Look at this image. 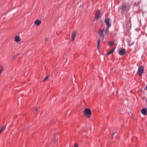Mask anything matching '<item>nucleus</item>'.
<instances>
[{
	"mask_svg": "<svg viewBox=\"0 0 147 147\" xmlns=\"http://www.w3.org/2000/svg\"><path fill=\"white\" fill-rule=\"evenodd\" d=\"M100 16L101 13L100 11L99 10L97 11L95 15V20H97Z\"/></svg>",
	"mask_w": 147,
	"mask_h": 147,
	"instance_id": "6",
	"label": "nucleus"
},
{
	"mask_svg": "<svg viewBox=\"0 0 147 147\" xmlns=\"http://www.w3.org/2000/svg\"><path fill=\"white\" fill-rule=\"evenodd\" d=\"M98 34L100 37V38L103 40L104 38V35L103 34V29H102L101 28L100 29V31L98 32Z\"/></svg>",
	"mask_w": 147,
	"mask_h": 147,
	"instance_id": "5",
	"label": "nucleus"
},
{
	"mask_svg": "<svg viewBox=\"0 0 147 147\" xmlns=\"http://www.w3.org/2000/svg\"><path fill=\"white\" fill-rule=\"evenodd\" d=\"M37 108H35V111H37Z\"/></svg>",
	"mask_w": 147,
	"mask_h": 147,
	"instance_id": "23",
	"label": "nucleus"
},
{
	"mask_svg": "<svg viewBox=\"0 0 147 147\" xmlns=\"http://www.w3.org/2000/svg\"><path fill=\"white\" fill-rule=\"evenodd\" d=\"M5 128V126L4 125L2 127L1 129H0V134L1 133V132L3 131L4 130Z\"/></svg>",
	"mask_w": 147,
	"mask_h": 147,
	"instance_id": "16",
	"label": "nucleus"
},
{
	"mask_svg": "<svg viewBox=\"0 0 147 147\" xmlns=\"http://www.w3.org/2000/svg\"><path fill=\"white\" fill-rule=\"evenodd\" d=\"M34 24L36 25L37 26H38L40 25L41 23V21L40 20H36L34 22Z\"/></svg>",
	"mask_w": 147,
	"mask_h": 147,
	"instance_id": "11",
	"label": "nucleus"
},
{
	"mask_svg": "<svg viewBox=\"0 0 147 147\" xmlns=\"http://www.w3.org/2000/svg\"><path fill=\"white\" fill-rule=\"evenodd\" d=\"M144 68L142 66H141L138 67L137 72V75L139 77H141L142 74L144 73Z\"/></svg>",
	"mask_w": 147,
	"mask_h": 147,
	"instance_id": "2",
	"label": "nucleus"
},
{
	"mask_svg": "<svg viewBox=\"0 0 147 147\" xmlns=\"http://www.w3.org/2000/svg\"><path fill=\"white\" fill-rule=\"evenodd\" d=\"M105 23L106 26V27L109 28L111 27V25L110 23V19L109 18H106L105 20Z\"/></svg>",
	"mask_w": 147,
	"mask_h": 147,
	"instance_id": "4",
	"label": "nucleus"
},
{
	"mask_svg": "<svg viewBox=\"0 0 147 147\" xmlns=\"http://www.w3.org/2000/svg\"><path fill=\"white\" fill-rule=\"evenodd\" d=\"M115 49V47H114L113 49H111L110 51L107 52V55H109L112 53Z\"/></svg>",
	"mask_w": 147,
	"mask_h": 147,
	"instance_id": "12",
	"label": "nucleus"
},
{
	"mask_svg": "<svg viewBox=\"0 0 147 147\" xmlns=\"http://www.w3.org/2000/svg\"><path fill=\"white\" fill-rule=\"evenodd\" d=\"M130 9V5L128 4H123L121 8L119 9L121 11V14H124L127 13Z\"/></svg>",
	"mask_w": 147,
	"mask_h": 147,
	"instance_id": "1",
	"label": "nucleus"
},
{
	"mask_svg": "<svg viewBox=\"0 0 147 147\" xmlns=\"http://www.w3.org/2000/svg\"><path fill=\"white\" fill-rule=\"evenodd\" d=\"M109 28H108V27H106V30L105 32V33L106 34H108V33H109L108 29H109Z\"/></svg>",
	"mask_w": 147,
	"mask_h": 147,
	"instance_id": "17",
	"label": "nucleus"
},
{
	"mask_svg": "<svg viewBox=\"0 0 147 147\" xmlns=\"http://www.w3.org/2000/svg\"><path fill=\"white\" fill-rule=\"evenodd\" d=\"M114 44V42L113 41H109L108 43V45H109L111 47L112 45Z\"/></svg>",
	"mask_w": 147,
	"mask_h": 147,
	"instance_id": "15",
	"label": "nucleus"
},
{
	"mask_svg": "<svg viewBox=\"0 0 147 147\" xmlns=\"http://www.w3.org/2000/svg\"><path fill=\"white\" fill-rule=\"evenodd\" d=\"M15 41L16 42H18L20 41L19 37L18 36H16L15 37Z\"/></svg>",
	"mask_w": 147,
	"mask_h": 147,
	"instance_id": "13",
	"label": "nucleus"
},
{
	"mask_svg": "<svg viewBox=\"0 0 147 147\" xmlns=\"http://www.w3.org/2000/svg\"><path fill=\"white\" fill-rule=\"evenodd\" d=\"M146 90H147V85H146Z\"/></svg>",
	"mask_w": 147,
	"mask_h": 147,
	"instance_id": "24",
	"label": "nucleus"
},
{
	"mask_svg": "<svg viewBox=\"0 0 147 147\" xmlns=\"http://www.w3.org/2000/svg\"><path fill=\"white\" fill-rule=\"evenodd\" d=\"M141 112L144 115H146L147 114V109L146 108L142 109L141 111Z\"/></svg>",
	"mask_w": 147,
	"mask_h": 147,
	"instance_id": "9",
	"label": "nucleus"
},
{
	"mask_svg": "<svg viewBox=\"0 0 147 147\" xmlns=\"http://www.w3.org/2000/svg\"><path fill=\"white\" fill-rule=\"evenodd\" d=\"M125 53V50L124 49H120L119 51V54L120 55H124Z\"/></svg>",
	"mask_w": 147,
	"mask_h": 147,
	"instance_id": "8",
	"label": "nucleus"
},
{
	"mask_svg": "<svg viewBox=\"0 0 147 147\" xmlns=\"http://www.w3.org/2000/svg\"><path fill=\"white\" fill-rule=\"evenodd\" d=\"M48 77H49L48 76V75L46 76L45 78V79L44 80H43V81L45 82V81L46 80H47V79L48 78Z\"/></svg>",
	"mask_w": 147,
	"mask_h": 147,
	"instance_id": "19",
	"label": "nucleus"
},
{
	"mask_svg": "<svg viewBox=\"0 0 147 147\" xmlns=\"http://www.w3.org/2000/svg\"><path fill=\"white\" fill-rule=\"evenodd\" d=\"M57 134H55L53 135V139L52 140V143H53V144L55 143L57 140Z\"/></svg>",
	"mask_w": 147,
	"mask_h": 147,
	"instance_id": "7",
	"label": "nucleus"
},
{
	"mask_svg": "<svg viewBox=\"0 0 147 147\" xmlns=\"http://www.w3.org/2000/svg\"><path fill=\"white\" fill-rule=\"evenodd\" d=\"M45 41H47L48 40V39L47 38H46L45 39Z\"/></svg>",
	"mask_w": 147,
	"mask_h": 147,
	"instance_id": "21",
	"label": "nucleus"
},
{
	"mask_svg": "<svg viewBox=\"0 0 147 147\" xmlns=\"http://www.w3.org/2000/svg\"><path fill=\"white\" fill-rule=\"evenodd\" d=\"M100 38H98L97 41V48L98 49L99 48V46L100 43Z\"/></svg>",
	"mask_w": 147,
	"mask_h": 147,
	"instance_id": "14",
	"label": "nucleus"
},
{
	"mask_svg": "<svg viewBox=\"0 0 147 147\" xmlns=\"http://www.w3.org/2000/svg\"><path fill=\"white\" fill-rule=\"evenodd\" d=\"M74 147H78L77 143H75L74 144Z\"/></svg>",
	"mask_w": 147,
	"mask_h": 147,
	"instance_id": "20",
	"label": "nucleus"
},
{
	"mask_svg": "<svg viewBox=\"0 0 147 147\" xmlns=\"http://www.w3.org/2000/svg\"><path fill=\"white\" fill-rule=\"evenodd\" d=\"M91 111L89 109L86 108L85 109L84 111V115L85 116L88 118L90 117L91 115Z\"/></svg>",
	"mask_w": 147,
	"mask_h": 147,
	"instance_id": "3",
	"label": "nucleus"
},
{
	"mask_svg": "<svg viewBox=\"0 0 147 147\" xmlns=\"http://www.w3.org/2000/svg\"><path fill=\"white\" fill-rule=\"evenodd\" d=\"M3 70V67L2 66H0V74L1 73L2 71Z\"/></svg>",
	"mask_w": 147,
	"mask_h": 147,
	"instance_id": "18",
	"label": "nucleus"
},
{
	"mask_svg": "<svg viewBox=\"0 0 147 147\" xmlns=\"http://www.w3.org/2000/svg\"><path fill=\"white\" fill-rule=\"evenodd\" d=\"M115 133H113L112 134V138H113V135L114 134H115Z\"/></svg>",
	"mask_w": 147,
	"mask_h": 147,
	"instance_id": "22",
	"label": "nucleus"
},
{
	"mask_svg": "<svg viewBox=\"0 0 147 147\" xmlns=\"http://www.w3.org/2000/svg\"><path fill=\"white\" fill-rule=\"evenodd\" d=\"M75 35L76 32L75 31L73 32L71 34V40H74L75 38Z\"/></svg>",
	"mask_w": 147,
	"mask_h": 147,
	"instance_id": "10",
	"label": "nucleus"
}]
</instances>
